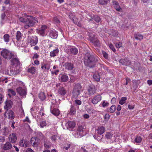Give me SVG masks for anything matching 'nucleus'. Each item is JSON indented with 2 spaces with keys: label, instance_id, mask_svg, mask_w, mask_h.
<instances>
[{
  "label": "nucleus",
  "instance_id": "obj_31",
  "mask_svg": "<svg viewBox=\"0 0 152 152\" xmlns=\"http://www.w3.org/2000/svg\"><path fill=\"white\" fill-rule=\"evenodd\" d=\"M116 106L115 105H113L110 108L107 109V111L111 113H114L116 109Z\"/></svg>",
  "mask_w": 152,
  "mask_h": 152
},
{
  "label": "nucleus",
  "instance_id": "obj_22",
  "mask_svg": "<svg viewBox=\"0 0 152 152\" xmlns=\"http://www.w3.org/2000/svg\"><path fill=\"white\" fill-rule=\"evenodd\" d=\"M65 69L68 70H72L74 68L73 64L70 63L66 62L65 63Z\"/></svg>",
  "mask_w": 152,
  "mask_h": 152
},
{
  "label": "nucleus",
  "instance_id": "obj_55",
  "mask_svg": "<svg viewBox=\"0 0 152 152\" xmlns=\"http://www.w3.org/2000/svg\"><path fill=\"white\" fill-rule=\"evenodd\" d=\"M4 98V96L0 94V104L3 102Z\"/></svg>",
  "mask_w": 152,
  "mask_h": 152
},
{
  "label": "nucleus",
  "instance_id": "obj_45",
  "mask_svg": "<svg viewBox=\"0 0 152 152\" xmlns=\"http://www.w3.org/2000/svg\"><path fill=\"white\" fill-rule=\"evenodd\" d=\"M113 134L110 132H107L105 135L106 138L107 139H110L112 137Z\"/></svg>",
  "mask_w": 152,
  "mask_h": 152
},
{
  "label": "nucleus",
  "instance_id": "obj_30",
  "mask_svg": "<svg viewBox=\"0 0 152 152\" xmlns=\"http://www.w3.org/2000/svg\"><path fill=\"white\" fill-rule=\"evenodd\" d=\"M69 112L70 115H74L76 113L75 107L72 105H71V108L69 110Z\"/></svg>",
  "mask_w": 152,
  "mask_h": 152
},
{
  "label": "nucleus",
  "instance_id": "obj_44",
  "mask_svg": "<svg viewBox=\"0 0 152 152\" xmlns=\"http://www.w3.org/2000/svg\"><path fill=\"white\" fill-rule=\"evenodd\" d=\"M80 132L77 130L76 131L75 133V137L76 138H79L83 136L82 134H80Z\"/></svg>",
  "mask_w": 152,
  "mask_h": 152
},
{
  "label": "nucleus",
  "instance_id": "obj_10",
  "mask_svg": "<svg viewBox=\"0 0 152 152\" xmlns=\"http://www.w3.org/2000/svg\"><path fill=\"white\" fill-rule=\"evenodd\" d=\"M18 59L17 58H13L11 60V64L17 67L20 66L19 65L20 64Z\"/></svg>",
  "mask_w": 152,
  "mask_h": 152
},
{
  "label": "nucleus",
  "instance_id": "obj_18",
  "mask_svg": "<svg viewBox=\"0 0 152 152\" xmlns=\"http://www.w3.org/2000/svg\"><path fill=\"white\" fill-rule=\"evenodd\" d=\"M96 131L99 134H102L105 131V128L103 126L98 127Z\"/></svg>",
  "mask_w": 152,
  "mask_h": 152
},
{
  "label": "nucleus",
  "instance_id": "obj_40",
  "mask_svg": "<svg viewBox=\"0 0 152 152\" xmlns=\"http://www.w3.org/2000/svg\"><path fill=\"white\" fill-rule=\"evenodd\" d=\"M92 19L94 20L96 22H99L100 20V18L97 15H95L93 16L92 18Z\"/></svg>",
  "mask_w": 152,
  "mask_h": 152
},
{
  "label": "nucleus",
  "instance_id": "obj_11",
  "mask_svg": "<svg viewBox=\"0 0 152 152\" xmlns=\"http://www.w3.org/2000/svg\"><path fill=\"white\" fill-rule=\"evenodd\" d=\"M8 138L10 142L12 143H15L17 140V137L16 136L15 134L12 133L10 135Z\"/></svg>",
  "mask_w": 152,
  "mask_h": 152
},
{
  "label": "nucleus",
  "instance_id": "obj_20",
  "mask_svg": "<svg viewBox=\"0 0 152 152\" xmlns=\"http://www.w3.org/2000/svg\"><path fill=\"white\" fill-rule=\"evenodd\" d=\"M6 105L4 107L5 109H10L12 105V102L10 100H7L5 102Z\"/></svg>",
  "mask_w": 152,
  "mask_h": 152
},
{
  "label": "nucleus",
  "instance_id": "obj_8",
  "mask_svg": "<svg viewBox=\"0 0 152 152\" xmlns=\"http://www.w3.org/2000/svg\"><path fill=\"white\" fill-rule=\"evenodd\" d=\"M96 89L95 86L93 85H90L88 89L89 95H94L96 92Z\"/></svg>",
  "mask_w": 152,
  "mask_h": 152
},
{
  "label": "nucleus",
  "instance_id": "obj_32",
  "mask_svg": "<svg viewBox=\"0 0 152 152\" xmlns=\"http://www.w3.org/2000/svg\"><path fill=\"white\" fill-rule=\"evenodd\" d=\"M41 68L44 69L45 71H48L50 68V66L48 64H42Z\"/></svg>",
  "mask_w": 152,
  "mask_h": 152
},
{
  "label": "nucleus",
  "instance_id": "obj_26",
  "mask_svg": "<svg viewBox=\"0 0 152 152\" xmlns=\"http://www.w3.org/2000/svg\"><path fill=\"white\" fill-rule=\"evenodd\" d=\"M58 92L61 95L64 96L66 94V91L64 87H61L58 89Z\"/></svg>",
  "mask_w": 152,
  "mask_h": 152
},
{
  "label": "nucleus",
  "instance_id": "obj_46",
  "mask_svg": "<svg viewBox=\"0 0 152 152\" xmlns=\"http://www.w3.org/2000/svg\"><path fill=\"white\" fill-rule=\"evenodd\" d=\"M7 79V77L4 78L3 77H0V83L4 81L5 83H7L8 82Z\"/></svg>",
  "mask_w": 152,
  "mask_h": 152
},
{
  "label": "nucleus",
  "instance_id": "obj_49",
  "mask_svg": "<svg viewBox=\"0 0 152 152\" xmlns=\"http://www.w3.org/2000/svg\"><path fill=\"white\" fill-rule=\"evenodd\" d=\"M40 126L41 128H43L44 126H45L47 124L45 121H40Z\"/></svg>",
  "mask_w": 152,
  "mask_h": 152
},
{
  "label": "nucleus",
  "instance_id": "obj_19",
  "mask_svg": "<svg viewBox=\"0 0 152 152\" xmlns=\"http://www.w3.org/2000/svg\"><path fill=\"white\" fill-rule=\"evenodd\" d=\"M28 141L23 140H21L19 142V145L20 146L26 148L28 146Z\"/></svg>",
  "mask_w": 152,
  "mask_h": 152
},
{
  "label": "nucleus",
  "instance_id": "obj_25",
  "mask_svg": "<svg viewBox=\"0 0 152 152\" xmlns=\"http://www.w3.org/2000/svg\"><path fill=\"white\" fill-rule=\"evenodd\" d=\"M50 111L53 115L56 116H58L60 114L59 110L58 109L54 108L52 109L51 108Z\"/></svg>",
  "mask_w": 152,
  "mask_h": 152
},
{
  "label": "nucleus",
  "instance_id": "obj_27",
  "mask_svg": "<svg viewBox=\"0 0 152 152\" xmlns=\"http://www.w3.org/2000/svg\"><path fill=\"white\" fill-rule=\"evenodd\" d=\"M108 32L110 35L114 37H116L118 34V32L114 29H110Z\"/></svg>",
  "mask_w": 152,
  "mask_h": 152
},
{
  "label": "nucleus",
  "instance_id": "obj_16",
  "mask_svg": "<svg viewBox=\"0 0 152 152\" xmlns=\"http://www.w3.org/2000/svg\"><path fill=\"white\" fill-rule=\"evenodd\" d=\"M75 125L74 122L71 121H69L66 123L64 124L66 128L67 129L69 128H73L75 127Z\"/></svg>",
  "mask_w": 152,
  "mask_h": 152
},
{
  "label": "nucleus",
  "instance_id": "obj_47",
  "mask_svg": "<svg viewBox=\"0 0 152 152\" xmlns=\"http://www.w3.org/2000/svg\"><path fill=\"white\" fill-rule=\"evenodd\" d=\"M94 78L97 81H98L100 80V77L98 74H95L93 75Z\"/></svg>",
  "mask_w": 152,
  "mask_h": 152
},
{
  "label": "nucleus",
  "instance_id": "obj_36",
  "mask_svg": "<svg viewBox=\"0 0 152 152\" xmlns=\"http://www.w3.org/2000/svg\"><path fill=\"white\" fill-rule=\"evenodd\" d=\"M7 114L8 115V117L10 119H12L14 118V113L12 110H10L7 113Z\"/></svg>",
  "mask_w": 152,
  "mask_h": 152
},
{
  "label": "nucleus",
  "instance_id": "obj_43",
  "mask_svg": "<svg viewBox=\"0 0 152 152\" xmlns=\"http://www.w3.org/2000/svg\"><path fill=\"white\" fill-rule=\"evenodd\" d=\"M109 1V0H99V3L102 5L107 4Z\"/></svg>",
  "mask_w": 152,
  "mask_h": 152
},
{
  "label": "nucleus",
  "instance_id": "obj_48",
  "mask_svg": "<svg viewBox=\"0 0 152 152\" xmlns=\"http://www.w3.org/2000/svg\"><path fill=\"white\" fill-rule=\"evenodd\" d=\"M103 107H107L109 105V103L106 101H103L101 103Z\"/></svg>",
  "mask_w": 152,
  "mask_h": 152
},
{
  "label": "nucleus",
  "instance_id": "obj_57",
  "mask_svg": "<svg viewBox=\"0 0 152 152\" xmlns=\"http://www.w3.org/2000/svg\"><path fill=\"white\" fill-rule=\"evenodd\" d=\"M53 20L54 21V22L55 23H60L59 20L56 17H55L54 18Z\"/></svg>",
  "mask_w": 152,
  "mask_h": 152
},
{
  "label": "nucleus",
  "instance_id": "obj_61",
  "mask_svg": "<svg viewBox=\"0 0 152 152\" xmlns=\"http://www.w3.org/2000/svg\"><path fill=\"white\" fill-rule=\"evenodd\" d=\"M130 82V80L128 77L126 78V85H127Z\"/></svg>",
  "mask_w": 152,
  "mask_h": 152
},
{
  "label": "nucleus",
  "instance_id": "obj_64",
  "mask_svg": "<svg viewBox=\"0 0 152 152\" xmlns=\"http://www.w3.org/2000/svg\"><path fill=\"white\" fill-rule=\"evenodd\" d=\"M26 152H34V151L30 148H28L26 151Z\"/></svg>",
  "mask_w": 152,
  "mask_h": 152
},
{
  "label": "nucleus",
  "instance_id": "obj_28",
  "mask_svg": "<svg viewBox=\"0 0 152 152\" xmlns=\"http://www.w3.org/2000/svg\"><path fill=\"white\" fill-rule=\"evenodd\" d=\"M70 51V53L75 55L77 54L78 52V49L75 47L71 48Z\"/></svg>",
  "mask_w": 152,
  "mask_h": 152
},
{
  "label": "nucleus",
  "instance_id": "obj_52",
  "mask_svg": "<svg viewBox=\"0 0 152 152\" xmlns=\"http://www.w3.org/2000/svg\"><path fill=\"white\" fill-rule=\"evenodd\" d=\"M135 38H143V36L138 33H136L134 35Z\"/></svg>",
  "mask_w": 152,
  "mask_h": 152
},
{
  "label": "nucleus",
  "instance_id": "obj_56",
  "mask_svg": "<svg viewBox=\"0 0 152 152\" xmlns=\"http://www.w3.org/2000/svg\"><path fill=\"white\" fill-rule=\"evenodd\" d=\"M110 118V115L109 114H106L104 115L105 120L107 121Z\"/></svg>",
  "mask_w": 152,
  "mask_h": 152
},
{
  "label": "nucleus",
  "instance_id": "obj_21",
  "mask_svg": "<svg viewBox=\"0 0 152 152\" xmlns=\"http://www.w3.org/2000/svg\"><path fill=\"white\" fill-rule=\"evenodd\" d=\"M12 148V145L9 142H7L4 145L3 149L4 150H8Z\"/></svg>",
  "mask_w": 152,
  "mask_h": 152
},
{
  "label": "nucleus",
  "instance_id": "obj_58",
  "mask_svg": "<svg viewBox=\"0 0 152 152\" xmlns=\"http://www.w3.org/2000/svg\"><path fill=\"white\" fill-rule=\"evenodd\" d=\"M102 54L103 56L106 58H107L108 57L107 54L104 51L102 52Z\"/></svg>",
  "mask_w": 152,
  "mask_h": 152
},
{
  "label": "nucleus",
  "instance_id": "obj_1",
  "mask_svg": "<svg viewBox=\"0 0 152 152\" xmlns=\"http://www.w3.org/2000/svg\"><path fill=\"white\" fill-rule=\"evenodd\" d=\"M19 20L20 21L25 24L24 28L26 29L33 26L38 22V20L36 18L31 16L27 17L25 16V18L20 17Z\"/></svg>",
  "mask_w": 152,
  "mask_h": 152
},
{
  "label": "nucleus",
  "instance_id": "obj_3",
  "mask_svg": "<svg viewBox=\"0 0 152 152\" xmlns=\"http://www.w3.org/2000/svg\"><path fill=\"white\" fill-rule=\"evenodd\" d=\"M1 56L5 59H10L13 56L12 52L6 49H4L1 52Z\"/></svg>",
  "mask_w": 152,
  "mask_h": 152
},
{
  "label": "nucleus",
  "instance_id": "obj_13",
  "mask_svg": "<svg viewBox=\"0 0 152 152\" xmlns=\"http://www.w3.org/2000/svg\"><path fill=\"white\" fill-rule=\"evenodd\" d=\"M10 127H4L1 130L2 135L3 136H6L8 135L10 132Z\"/></svg>",
  "mask_w": 152,
  "mask_h": 152
},
{
  "label": "nucleus",
  "instance_id": "obj_41",
  "mask_svg": "<svg viewBox=\"0 0 152 152\" xmlns=\"http://www.w3.org/2000/svg\"><path fill=\"white\" fill-rule=\"evenodd\" d=\"M37 39H35V40L34 39H31L30 41L31 44L34 46L36 45L37 43Z\"/></svg>",
  "mask_w": 152,
  "mask_h": 152
},
{
  "label": "nucleus",
  "instance_id": "obj_37",
  "mask_svg": "<svg viewBox=\"0 0 152 152\" xmlns=\"http://www.w3.org/2000/svg\"><path fill=\"white\" fill-rule=\"evenodd\" d=\"M8 95L10 97L11 96V94L13 96H15L16 95V93L12 89H9L8 90Z\"/></svg>",
  "mask_w": 152,
  "mask_h": 152
},
{
  "label": "nucleus",
  "instance_id": "obj_14",
  "mask_svg": "<svg viewBox=\"0 0 152 152\" xmlns=\"http://www.w3.org/2000/svg\"><path fill=\"white\" fill-rule=\"evenodd\" d=\"M101 99L102 97L100 95H97L92 99L91 102L93 104H96L101 101Z\"/></svg>",
  "mask_w": 152,
  "mask_h": 152
},
{
  "label": "nucleus",
  "instance_id": "obj_38",
  "mask_svg": "<svg viewBox=\"0 0 152 152\" xmlns=\"http://www.w3.org/2000/svg\"><path fill=\"white\" fill-rule=\"evenodd\" d=\"M126 97H123L121 98L119 102V103L121 105H123L126 102L127 99Z\"/></svg>",
  "mask_w": 152,
  "mask_h": 152
},
{
  "label": "nucleus",
  "instance_id": "obj_9",
  "mask_svg": "<svg viewBox=\"0 0 152 152\" xmlns=\"http://www.w3.org/2000/svg\"><path fill=\"white\" fill-rule=\"evenodd\" d=\"M47 28V26H42L41 29L39 30L37 32L38 34L43 37L45 36L46 35V34L45 33V30Z\"/></svg>",
  "mask_w": 152,
  "mask_h": 152
},
{
  "label": "nucleus",
  "instance_id": "obj_6",
  "mask_svg": "<svg viewBox=\"0 0 152 152\" xmlns=\"http://www.w3.org/2000/svg\"><path fill=\"white\" fill-rule=\"evenodd\" d=\"M81 87L79 84H76L74 87L73 94L75 97H77L80 94Z\"/></svg>",
  "mask_w": 152,
  "mask_h": 152
},
{
  "label": "nucleus",
  "instance_id": "obj_39",
  "mask_svg": "<svg viewBox=\"0 0 152 152\" xmlns=\"http://www.w3.org/2000/svg\"><path fill=\"white\" fill-rule=\"evenodd\" d=\"M142 140V138L140 136H137L135 138L134 141L137 143H140Z\"/></svg>",
  "mask_w": 152,
  "mask_h": 152
},
{
  "label": "nucleus",
  "instance_id": "obj_51",
  "mask_svg": "<svg viewBox=\"0 0 152 152\" xmlns=\"http://www.w3.org/2000/svg\"><path fill=\"white\" fill-rule=\"evenodd\" d=\"M22 35L20 31H18L16 33V38H21L22 37Z\"/></svg>",
  "mask_w": 152,
  "mask_h": 152
},
{
  "label": "nucleus",
  "instance_id": "obj_15",
  "mask_svg": "<svg viewBox=\"0 0 152 152\" xmlns=\"http://www.w3.org/2000/svg\"><path fill=\"white\" fill-rule=\"evenodd\" d=\"M119 62L122 65L125 66H129L131 64V61L127 59H121L119 60Z\"/></svg>",
  "mask_w": 152,
  "mask_h": 152
},
{
  "label": "nucleus",
  "instance_id": "obj_62",
  "mask_svg": "<svg viewBox=\"0 0 152 152\" xmlns=\"http://www.w3.org/2000/svg\"><path fill=\"white\" fill-rule=\"evenodd\" d=\"M57 136L55 135H53L51 137V139L55 141L56 139Z\"/></svg>",
  "mask_w": 152,
  "mask_h": 152
},
{
  "label": "nucleus",
  "instance_id": "obj_54",
  "mask_svg": "<svg viewBox=\"0 0 152 152\" xmlns=\"http://www.w3.org/2000/svg\"><path fill=\"white\" fill-rule=\"evenodd\" d=\"M5 141V137L2 136H0V142H3Z\"/></svg>",
  "mask_w": 152,
  "mask_h": 152
},
{
  "label": "nucleus",
  "instance_id": "obj_59",
  "mask_svg": "<svg viewBox=\"0 0 152 152\" xmlns=\"http://www.w3.org/2000/svg\"><path fill=\"white\" fill-rule=\"evenodd\" d=\"M75 103L78 105H80L81 104V102L80 100L77 99L75 100Z\"/></svg>",
  "mask_w": 152,
  "mask_h": 152
},
{
  "label": "nucleus",
  "instance_id": "obj_4",
  "mask_svg": "<svg viewBox=\"0 0 152 152\" xmlns=\"http://www.w3.org/2000/svg\"><path fill=\"white\" fill-rule=\"evenodd\" d=\"M20 70V66L17 67H12L8 70V74L10 76H14L19 73Z\"/></svg>",
  "mask_w": 152,
  "mask_h": 152
},
{
  "label": "nucleus",
  "instance_id": "obj_17",
  "mask_svg": "<svg viewBox=\"0 0 152 152\" xmlns=\"http://www.w3.org/2000/svg\"><path fill=\"white\" fill-rule=\"evenodd\" d=\"M69 17L70 19L72 20L75 24L77 23L78 22V19L72 13L69 14Z\"/></svg>",
  "mask_w": 152,
  "mask_h": 152
},
{
  "label": "nucleus",
  "instance_id": "obj_33",
  "mask_svg": "<svg viewBox=\"0 0 152 152\" xmlns=\"http://www.w3.org/2000/svg\"><path fill=\"white\" fill-rule=\"evenodd\" d=\"M84 127V126H79L78 127L77 130L80 132V134H82L83 135H84L83 134L84 132L85 131V128Z\"/></svg>",
  "mask_w": 152,
  "mask_h": 152
},
{
  "label": "nucleus",
  "instance_id": "obj_29",
  "mask_svg": "<svg viewBox=\"0 0 152 152\" xmlns=\"http://www.w3.org/2000/svg\"><path fill=\"white\" fill-rule=\"evenodd\" d=\"M91 41L96 46H99L100 45V43L98 40L97 39H91Z\"/></svg>",
  "mask_w": 152,
  "mask_h": 152
},
{
  "label": "nucleus",
  "instance_id": "obj_50",
  "mask_svg": "<svg viewBox=\"0 0 152 152\" xmlns=\"http://www.w3.org/2000/svg\"><path fill=\"white\" fill-rule=\"evenodd\" d=\"M115 46L117 48H119L122 47V43L121 42H116L115 44Z\"/></svg>",
  "mask_w": 152,
  "mask_h": 152
},
{
  "label": "nucleus",
  "instance_id": "obj_42",
  "mask_svg": "<svg viewBox=\"0 0 152 152\" xmlns=\"http://www.w3.org/2000/svg\"><path fill=\"white\" fill-rule=\"evenodd\" d=\"M28 72L32 74H34L36 72V69L34 67H31L28 69Z\"/></svg>",
  "mask_w": 152,
  "mask_h": 152
},
{
  "label": "nucleus",
  "instance_id": "obj_23",
  "mask_svg": "<svg viewBox=\"0 0 152 152\" xmlns=\"http://www.w3.org/2000/svg\"><path fill=\"white\" fill-rule=\"evenodd\" d=\"M68 79V76L65 75H61L59 78V80L61 82H66L67 81Z\"/></svg>",
  "mask_w": 152,
  "mask_h": 152
},
{
  "label": "nucleus",
  "instance_id": "obj_2",
  "mask_svg": "<svg viewBox=\"0 0 152 152\" xmlns=\"http://www.w3.org/2000/svg\"><path fill=\"white\" fill-rule=\"evenodd\" d=\"M98 60L94 55L90 54L88 53H86L85 55L84 62L85 65L90 67L92 68L95 66L96 63Z\"/></svg>",
  "mask_w": 152,
  "mask_h": 152
},
{
  "label": "nucleus",
  "instance_id": "obj_53",
  "mask_svg": "<svg viewBox=\"0 0 152 152\" xmlns=\"http://www.w3.org/2000/svg\"><path fill=\"white\" fill-rule=\"evenodd\" d=\"M109 47L114 52H115L116 51V50L114 48L113 45L112 44H110L109 45Z\"/></svg>",
  "mask_w": 152,
  "mask_h": 152
},
{
  "label": "nucleus",
  "instance_id": "obj_60",
  "mask_svg": "<svg viewBox=\"0 0 152 152\" xmlns=\"http://www.w3.org/2000/svg\"><path fill=\"white\" fill-rule=\"evenodd\" d=\"M26 121L29 123H31V121L29 120L28 118V117L27 116L25 119L24 120V122Z\"/></svg>",
  "mask_w": 152,
  "mask_h": 152
},
{
  "label": "nucleus",
  "instance_id": "obj_63",
  "mask_svg": "<svg viewBox=\"0 0 152 152\" xmlns=\"http://www.w3.org/2000/svg\"><path fill=\"white\" fill-rule=\"evenodd\" d=\"M89 38H94L95 37L94 35L92 34H89Z\"/></svg>",
  "mask_w": 152,
  "mask_h": 152
},
{
  "label": "nucleus",
  "instance_id": "obj_12",
  "mask_svg": "<svg viewBox=\"0 0 152 152\" xmlns=\"http://www.w3.org/2000/svg\"><path fill=\"white\" fill-rule=\"evenodd\" d=\"M50 37L51 38H57L58 33V32L54 29L51 30L49 34Z\"/></svg>",
  "mask_w": 152,
  "mask_h": 152
},
{
  "label": "nucleus",
  "instance_id": "obj_35",
  "mask_svg": "<svg viewBox=\"0 0 152 152\" xmlns=\"http://www.w3.org/2000/svg\"><path fill=\"white\" fill-rule=\"evenodd\" d=\"M58 52L59 50L58 49L54 50L53 51L50 52V55L51 57H54L58 53Z\"/></svg>",
  "mask_w": 152,
  "mask_h": 152
},
{
  "label": "nucleus",
  "instance_id": "obj_24",
  "mask_svg": "<svg viewBox=\"0 0 152 152\" xmlns=\"http://www.w3.org/2000/svg\"><path fill=\"white\" fill-rule=\"evenodd\" d=\"M113 4L115 9L118 11L121 12L122 10L121 8L120 7L118 3L115 1H113Z\"/></svg>",
  "mask_w": 152,
  "mask_h": 152
},
{
  "label": "nucleus",
  "instance_id": "obj_7",
  "mask_svg": "<svg viewBox=\"0 0 152 152\" xmlns=\"http://www.w3.org/2000/svg\"><path fill=\"white\" fill-rule=\"evenodd\" d=\"M39 142L40 140L37 137H33L31 139V143L34 147H37Z\"/></svg>",
  "mask_w": 152,
  "mask_h": 152
},
{
  "label": "nucleus",
  "instance_id": "obj_5",
  "mask_svg": "<svg viewBox=\"0 0 152 152\" xmlns=\"http://www.w3.org/2000/svg\"><path fill=\"white\" fill-rule=\"evenodd\" d=\"M16 92L21 97L25 98L27 94V89L24 87H19L16 89Z\"/></svg>",
  "mask_w": 152,
  "mask_h": 152
},
{
  "label": "nucleus",
  "instance_id": "obj_34",
  "mask_svg": "<svg viewBox=\"0 0 152 152\" xmlns=\"http://www.w3.org/2000/svg\"><path fill=\"white\" fill-rule=\"evenodd\" d=\"M39 97L43 101L46 99L45 93L43 92H40L39 94Z\"/></svg>",
  "mask_w": 152,
  "mask_h": 152
}]
</instances>
